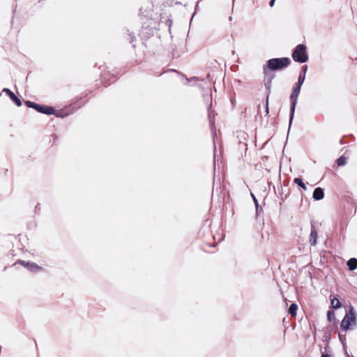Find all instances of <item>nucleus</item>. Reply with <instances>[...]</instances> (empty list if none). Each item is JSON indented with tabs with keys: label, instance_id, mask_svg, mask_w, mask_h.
<instances>
[{
	"label": "nucleus",
	"instance_id": "aec40b11",
	"mask_svg": "<svg viewBox=\"0 0 357 357\" xmlns=\"http://www.w3.org/2000/svg\"><path fill=\"white\" fill-rule=\"evenodd\" d=\"M275 0H271L269 4L271 6H273L274 5Z\"/></svg>",
	"mask_w": 357,
	"mask_h": 357
},
{
	"label": "nucleus",
	"instance_id": "9b49d317",
	"mask_svg": "<svg viewBox=\"0 0 357 357\" xmlns=\"http://www.w3.org/2000/svg\"><path fill=\"white\" fill-rule=\"evenodd\" d=\"M331 306L334 309H338L341 307V303L337 298H331Z\"/></svg>",
	"mask_w": 357,
	"mask_h": 357
},
{
	"label": "nucleus",
	"instance_id": "423d86ee",
	"mask_svg": "<svg viewBox=\"0 0 357 357\" xmlns=\"http://www.w3.org/2000/svg\"><path fill=\"white\" fill-rule=\"evenodd\" d=\"M324 197V192L322 188H317L313 192V198L315 200H321Z\"/></svg>",
	"mask_w": 357,
	"mask_h": 357
},
{
	"label": "nucleus",
	"instance_id": "0eeeda50",
	"mask_svg": "<svg viewBox=\"0 0 357 357\" xmlns=\"http://www.w3.org/2000/svg\"><path fill=\"white\" fill-rule=\"evenodd\" d=\"M37 111L45 113L47 114H53L54 109L52 107H46V106H41L38 105V107L35 108Z\"/></svg>",
	"mask_w": 357,
	"mask_h": 357
},
{
	"label": "nucleus",
	"instance_id": "f8f14e48",
	"mask_svg": "<svg viewBox=\"0 0 357 357\" xmlns=\"http://www.w3.org/2000/svg\"><path fill=\"white\" fill-rule=\"evenodd\" d=\"M298 309V306L295 303H293L290 305L289 307V313L291 315V316H295L296 314V310Z\"/></svg>",
	"mask_w": 357,
	"mask_h": 357
},
{
	"label": "nucleus",
	"instance_id": "1a4fd4ad",
	"mask_svg": "<svg viewBox=\"0 0 357 357\" xmlns=\"http://www.w3.org/2000/svg\"><path fill=\"white\" fill-rule=\"evenodd\" d=\"M317 233L314 229L311 231L310 236V242L312 245H314L317 243Z\"/></svg>",
	"mask_w": 357,
	"mask_h": 357
},
{
	"label": "nucleus",
	"instance_id": "6e6552de",
	"mask_svg": "<svg viewBox=\"0 0 357 357\" xmlns=\"http://www.w3.org/2000/svg\"><path fill=\"white\" fill-rule=\"evenodd\" d=\"M22 264H23L24 266H26L29 270L32 271H38L40 268L36 264H33V263H25L24 261H22L21 262Z\"/></svg>",
	"mask_w": 357,
	"mask_h": 357
},
{
	"label": "nucleus",
	"instance_id": "7ed1b4c3",
	"mask_svg": "<svg viewBox=\"0 0 357 357\" xmlns=\"http://www.w3.org/2000/svg\"><path fill=\"white\" fill-rule=\"evenodd\" d=\"M292 56L296 61L300 63L307 61V55L306 54V47L304 45H298L294 51Z\"/></svg>",
	"mask_w": 357,
	"mask_h": 357
},
{
	"label": "nucleus",
	"instance_id": "f3484780",
	"mask_svg": "<svg viewBox=\"0 0 357 357\" xmlns=\"http://www.w3.org/2000/svg\"><path fill=\"white\" fill-rule=\"evenodd\" d=\"M328 319H331L335 317V313L333 311H328Z\"/></svg>",
	"mask_w": 357,
	"mask_h": 357
},
{
	"label": "nucleus",
	"instance_id": "2eb2a0df",
	"mask_svg": "<svg viewBox=\"0 0 357 357\" xmlns=\"http://www.w3.org/2000/svg\"><path fill=\"white\" fill-rule=\"evenodd\" d=\"M347 162V158L344 156L340 157L337 160V163L339 166L344 165Z\"/></svg>",
	"mask_w": 357,
	"mask_h": 357
},
{
	"label": "nucleus",
	"instance_id": "ddd939ff",
	"mask_svg": "<svg viewBox=\"0 0 357 357\" xmlns=\"http://www.w3.org/2000/svg\"><path fill=\"white\" fill-rule=\"evenodd\" d=\"M294 183L301 186L303 189L306 190V186L305 183L302 181V180L299 178H296L294 179Z\"/></svg>",
	"mask_w": 357,
	"mask_h": 357
},
{
	"label": "nucleus",
	"instance_id": "412c9836",
	"mask_svg": "<svg viewBox=\"0 0 357 357\" xmlns=\"http://www.w3.org/2000/svg\"><path fill=\"white\" fill-rule=\"evenodd\" d=\"M322 357H328L327 355H323Z\"/></svg>",
	"mask_w": 357,
	"mask_h": 357
},
{
	"label": "nucleus",
	"instance_id": "20e7f679",
	"mask_svg": "<svg viewBox=\"0 0 357 357\" xmlns=\"http://www.w3.org/2000/svg\"><path fill=\"white\" fill-rule=\"evenodd\" d=\"M301 91L300 86H296L294 88L291 95V112H290V122L289 123H291V121L294 118V114L295 112V108L297 102V98L298 97L299 93Z\"/></svg>",
	"mask_w": 357,
	"mask_h": 357
},
{
	"label": "nucleus",
	"instance_id": "4468645a",
	"mask_svg": "<svg viewBox=\"0 0 357 357\" xmlns=\"http://www.w3.org/2000/svg\"><path fill=\"white\" fill-rule=\"evenodd\" d=\"M304 80H305V73L303 74L301 73L299 75V77H298L297 86H300V87H301L302 84L304 82Z\"/></svg>",
	"mask_w": 357,
	"mask_h": 357
},
{
	"label": "nucleus",
	"instance_id": "f257e3e1",
	"mask_svg": "<svg viewBox=\"0 0 357 357\" xmlns=\"http://www.w3.org/2000/svg\"><path fill=\"white\" fill-rule=\"evenodd\" d=\"M356 325V314L352 306L349 307V312L347 313L342 319L340 327L344 331L354 328Z\"/></svg>",
	"mask_w": 357,
	"mask_h": 357
},
{
	"label": "nucleus",
	"instance_id": "f03ea898",
	"mask_svg": "<svg viewBox=\"0 0 357 357\" xmlns=\"http://www.w3.org/2000/svg\"><path fill=\"white\" fill-rule=\"evenodd\" d=\"M290 63L288 58L272 59L268 61V67L273 70H280L287 67Z\"/></svg>",
	"mask_w": 357,
	"mask_h": 357
},
{
	"label": "nucleus",
	"instance_id": "39448f33",
	"mask_svg": "<svg viewBox=\"0 0 357 357\" xmlns=\"http://www.w3.org/2000/svg\"><path fill=\"white\" fill-rule=\"evenodd\" d=\"M3 91L6 93L17 106H21L22 102L10 89H4Z\"/></svg>",
	"mask_w": 357,
	"mask_h": 357
},
{
	"label": "nucleus",
	"instance_id": "a211bd4d",
	"mask_svg": "<svg viewBox=\"0 0 357 357\" xmlns=\"http://www.w3.org/2000/svg\"><path fill=\"white\" fill-rule=\"evenodd\" d=\"M266 114H268V100H266Z\"/></svg>",
	"mask_w": 357,
	"mask_h": 357
},
{
	"label": "nucleus",
	"instance_id": "4be33fe9",
	"mask_svg": "<svg viewBox=\"0 0 357 357\" xmlns=\"http://www.w3.org/2000/svg\"><path fill=\"white\" fill-rule=\"evenodd\" d=\"M306 68H307V66H305V67H304V71H305V70H306Z\"/></svg>",
	"mask_w": 357,
	"mask_h": 357
},
{
	"label": "nucleus",
	"instance_id": "dca6fc26",
	"mask_svg": "<svg viewBox=\"0 0 357 357\" xmlns=\"http://www.w3.org/2000/svg\"><path fill=\"white\" fill-rule=\"evenodd\" d=\"M26 105L29 107H33V108H36L37 107H38V105L34 103V102H32L31 101H27L26 102Z\"/></svg>",
	"mask_w": 357,
	"mask_h": 357
},
{
	"label": "nucleus",
	"instance_id": "6ab92c4d",
	"mask_svg": "<svg viewBox=\"0 0 357 357\" xmlns=\"http://www.w3.org/2000/svg\"><path fill=\"white\" fill-rule=\"evenodd\" d=\"M252 197H253L254 202H255V204L257 206L258 203H257V199L255 198V197L252 194Z\"/></svg>",
	"mask_w": 357,
	"mask_h": 357
},
{
	"label": "nucleus",
	"instance_id": "9d476101",
	"mask_svg": "<svg viewBox=\"0 0 357 357\" xmlns=\"http://www.w3.org/2000/svg\"><path fill=\"white\" fill-rule=\"evenodd\" d=\"M347 266L351 271L357 268V259L355 258L350 259L347 262Z\"/></svg>",
	"mask_w": 357,
	"mask_h": 357
}]
</instances>
